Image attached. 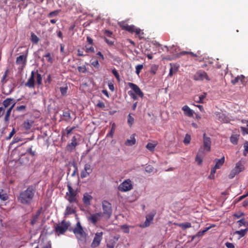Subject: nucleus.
Wrapping results in <instances>:
<instances>
[{"instance_id": "1", "label": "nucleus", "mask_w": 248, "mask_h": 248, "mask_svg": "<svg viewBox=\"0 0 248 248\" xmlns=\"http://www.w3.org/2000/svg\"><path fill=\"white\" fill-rule=\"evenodd\" d=\"M35 189L33 186H29L27 188L20 192L18 201L23 204H29L33 200L35 193Z\"/></svg>"}, {"instance_id": "2", "label": "nucleus", "mask_w": 248, "mask_h": 248, "mask_svg": "<svg viewBox=\"0 0 248 248\" xmlns=\"http://www.w3.org/2000/svg\"><path fill=\"white\" fill-rule=\"evenodd\" d=\"M73 232L78 240L82 242L86 241L87 234L79 221L77 223L75 227L73 230Z\"/></svg>"}, {"instance_id": "3", "label": "nucleus", "mask_w": 248, "mask_h": 248, "mask_svg": "<svg viewBox=\"0 0 248 248\" xmlns=\"http://www.w3.org/2000/svg\"><path fill=\"white\" fill-rule=\"evenodd\" d=\"M67 186L68 192L66 193L65 197L66 199L70 203L77 204L78 203V193L77 191L72 188L70 183H68Z\"/></svg>"}, {"instance_id": "4", "label": "nucleus", "mask_w": 248, "mask_h": 248, "mask_svg": "<svg viewBox=\"0 0 248 248\" xmlns=\"http://www.w3.org/2000/svg\"><path fill=\"white\" fill-rule=\"evenodd\" d=\"M120 26L122 30L126 31L130 33H135L140 38H142L141 35L143 32L141 31L139 28H137L134 25H129L125 22L120 23Z\"/></svg>"}, {"instance_id": "5", "label": "nucleus", "mask_w": 248, "mask_h": 248, "mask_svg": "<svg viewBox=\"0 0 248 248\" xmlns=\"http://www.w3.org/2000/svg\"><path fill=\"white\" fill-rule=\"evenodd\" d=\"M69 226L70 224L63 220L61 223L54 225L55 232L58 235L63 234L67 231Z\"/></svg>"}, {"instance_id": "6", "label": "nucleus", "mask_w": 248, "mask_h": 248, "mask_svg": "<svg viewBox=\"0 0 248 248\" xmlns=\"http://www.w3.org/2000/svg\"><path fill=\"white\" fill-rule=\"evenodd\" d=\"M103 213H102V217L105 219H109L112 213V206L110 203L107 201H103L102 202Z\"/></svg>"}, {"instance_id": "7", "label": "nucleus", "mask_w": 248, "mask_h": 248, "mask_svg": "<svg viewBox=\"0 0 248 248\" xmlns=\"http://www.w3.org/2000/svg\"><path fill=\"white\" fill-rule=\"evenodd\" d=\"M80 140L79 135L73 136L71 139V142L68 143L66 147V150L69 152L74 151L76 147L79 144Z\"/></svg>"}, {"instance_id": "8", "label": "nucleus", "mask_w": 248, "mask_h": 248, "mask_svg": "<svg viewBox=\"0 0 248 248\" xmlns=\"http://www.w3.org/2000/svg\"><path fill=\"white\" fill-rule=\"evenodd\" d=\"M119 191L121 192H126L133 188L132 182L129 179H127L122 183L118 187Z\"/></svg>"}, {"instance_id": "9", "label": "nucleus", "mask_w": 248, "mask_h": 248, "mask_svg": "<svg viewBox=\"0 0 248 248\" xmlns=\"http://www.w3.org/2000/svg\"><path fill=\"white\" fill-rule=\"evenodd\" d=\"M103 239V232H97L95 233V235L91 246L92 248H96L98 247Z\"/></svg>"}, {"instance_id": "10", "label": "nucleus", "mask_w": 248, "mask_h": 248, "mask_svg": "<svg viewBox=\"0 0 248 248\" xmlns=\"http://www.w3.org/2000/svg\"><path fill=\"white\" fill-rule=\"evenodd\" d=\"M102 217V214L101 212L91 214L90 216L87 217V219L88 221L95 225L96 224L97 222L100 220Z\"/></svg>"}, {"instance_id": "11", "label": "nucleus", "mask_w": 248, "mask_h": 248, "mask_svg": "<svg viewBox=\"0 0 248 248\" xmlns=\"http://www.w3.org/2000/svg\"><path fill=\"white\" fill-rule=\"evenodd\" d=\"M155 215V212H152L148 214H147L146 216V220L144 223L140 225V227L142 228H146L150 225V224L152 223L154 217Z\"/></svg>"}, {"instance_id": "12", "label": "nucleus", "mask_w": 248, "mask_h": 248, "mask_svg": "<svg viewBox=\"0 0 248 248\" xmlns=\"http://www.w3.org/2000/svg\"><path fill=\"white\" fill-rule=\"evenodd\" d=\"M92 171L93 169L90 164L88 163L85 164L84 169L81 171V177L84 178L88 177L92 172Z\"/></svg>"}, {"instance_id": "13", "label": "nucleus", "mask_w": 248, "mask_h": 248, "mask_svg": "<svg viewBox=\"0 0 248 248\" xmlns=\"http://www.w3.org/2000/svg\"><path fill=\"white\" fill-rule=\"evenodd\" d=\"M128 85L129 87L132 89V90L134 92V93L139 97L141 98H143L144 96V93L143 92L141 91L140 88L138 86H137L136 84L129 82L128 83Z\"/></svg>"}, {"instance_id": "14", "label": "nucleus", "mask_w": 248, "mask_h": 248, "mask_svg": "<svg viewBox=\"0 0 248 248\" xmlns=\"http://www.w3.org/2000/svg\"><path fill=\"white\" fill-rule=\"evenodd\" d=\"M204 79H208V76L204 71H198L194 76V79L195 80H202Z\"/></svg>"}, {"instance_id": "15", "label": "nucleus", "mask_w": 248, "mask_h": 248, "mask_svg": "<svg viewBox=\"0 0 248 248\" xmlns=\"http://www.w3.org/2000/svg\"><path fill=\"white\" fill-rule=\"evenodd\" d=\"M211 140L209 137H206V134H203V148L207 152L210 151L211 148Z\"/></svg>"}, {"instance_id": "16", "label": "nucleus", "mask_w": 248, "mask_h": 248, "mask_svg": "<svg viewBox=\"0 0 248 248\" xmlns=\"http://www.w3.org/2000/svg\"><path fill=\"white\" fill-rule=\"evenodd\" d=\"M204 148H201L196 155V161L198 162V164L201 165L202 162V158L205 155V153L204 151Z\"/></svg>"}, {"instance_id": "17", "label": "nucleus", "mask_w": 248, "mask_h": 248, "mask_svg": "<svg viewBox=\"0 0 248 248\" xmlns=\"http://www.w3.org/2000/svg\"><path fill=\"white\" fill-rule=\"evenodd\" d=\"M35 73L33 71L31 72V75L27 82L25 83V86L30 88H33L35 85Z\"/></svg>"}, {"instance_id": "18", "label": "nucleus", "mask_w": 248, "mask_h": 248, "mask_svg": "<svg viewBox=\"0 0 248 248\" xmlns=\"http://www.w3.org/2000/svg\"><path fill=\"white\" fill-rule=\"evenodd\" d=\"M239 81L243 85H245L246 84L245 77L244 75H241L240 76H237L234 78H232L231 80V82L233 85H235L236 83H238Z\"/></svg>"}, {"instance_id": "19", "label": "nucleus", "mask_w": 248, "mask_h": 248, "mask_svg": "<svg viewBox=\"0 0 248 248\" xmlns=\"http://www.w3.org/2000/svg\"><path fill=\"white\" fill-rule=\"evenodd\" d=\"M27 55H20L16 58V63L18 65H22V67H24L27 62Z\"/></svg>"}, {"instance_id": "20", "label": "nucleus", "mask_w": 248, "mask_h": 248, "mask_svg": "<svg viewBox=\"0 0 248 248\" xmlns=\"http://www.w3.org/2000/svg\"><path fill=\"white\" fill-rule=\"evenodd\" d=\"M83 202L84 204L87 205L91 204V202L93 200V197L88 193H85L83 195Z\"/></svg>"}, {"instance_id": "21", "label": "nucleus", "mask_w": 248, "mask_h": 248, "mask_svg": "<svg viewBox=\"0 0 248 248\" xmlns=\"http://www.w3.org/2000/svg\"><path fill=\"white\" fill-rule=\"evenodd\" d=\"M182 110L184 112L185 115L189 117H193L194 111L191 109L187 105H185L182 107Z\"/></svg>"}, {"instance_id": "22", "label": "nucleus", "mask_w": 248, "mask_h": 248, "mask_svg": "<svg viewBox=\"0 0 248 248\" xmlns=\"http://www.w3.org/2000/svg\"><path fill=\"white\" fill-rule=\"evenodd\" d=\"M213 227H215V225L209 226L208 227H206L205 229H204L203 230L198 232L195 235L192 237V239H194L196 237L199 238L202 237L205 232H206L207 231H208Z\"/></svg>"}, {"instance_id": "23", "label": "nucleus", "mask_w": 248, "mask_h": 248, "mask_svg": "<svg viewBox=\"0 0 248 248\" xmlns=\"http://www.w3.org/2000/svg\"><path fill=\"white\" fill-rule=\"evenodd\" d=\"M42 209L38 210L35 213V214L32 217L31 219V224L32 225H34L38 221L39 217L40 216L41 213Z\"/></svg>"}, {"instance_id": "24", "label": "nucleus", "mask_w": 248, "mask_h": 248, "mask_svg": "<svg viewBox=\"0 0 248 248\" xmlns=\"http://www.w3.org/2000/svg\"><path fill=\"white\" fill-rule=\"evenodd\" d=\"M233 171L237 172V173L238 174L244 170V166L241 161H239L236 164L235 167L233 169Z\"/></svg>"}, {"instance_id": "25", "label": "nucleus", "mask_w": 248, "mask_h": 248, "mask_svg": "<svg viewBox=\"0 0 248 248\" xmlns=\"http://www.w3.org/2000/svg\"><path fill=\"white\" fill-rule=\"evenodd\" d=\"M34 123L32 120H27L24 122L23 127L27 130H30Z\"/></svg>"}, {"instance_id": "26", "label": "nucleus", "mask_w": 248, "mask_h": 248, "mask_svg": "<svg viewBox=\"0 0 248 248\" xmlns=\"http://www.w3.org/2000/svg\"><path fill=\"white\" fill-rule=\"evenodd\" d=\"M136 140L135 138V134H133L130 136V139H127L125 142L126 146H132L136 143Z\"/></svg>"}, {"instance_id": "27", "label": "nucleus", "mask_w": 248, "mask_h": 248, "mask_svg": "<svg viewBox=\"0 0 248 248\" xmlns=\"http://www.w3.org/2000/svg\"><path fill=\"white\" fill-rule=\"evenodd\" d=\"M248 231V228H246L245 229H242L240 231H236L234 232V234H238L239 235V238H242L244 237L246 234L247 233Z\"/></svg>"}, {"instance_id": "28", "label": "nucleus", "mask_w": 248, "mask_h": 248, "mask_svg": "<svg viewBox=\"0 0 248 248\" xmlns=\"http://www.w3.org/2000/svg\"><path fill=\"white\" fill-rule=\"evenodd\" d=\"M239 135H232L230 138L231 142L234 145L237 144L239 139Z\"/></svg>"}, {"instance_id": "29", "label": "nucleus", "mask_w": 248, "mask_h": 248, "mask_svg": "<svg viewBox=\"0 0 248 248\" xmlns=\"http://www.w3.org/2000/svg\"><path fill=\"white\" fill-rule=\"evenodd\" d=\"M62 116L64 117V121L68 122L71 119L70 113L69 111H64L62 113Z\"/></svg>"}, {"instance_id": "30", "label": "nucleus", "mask_w": 248, "mask_h": 248, "mask_svg": "<svg viewBox=\"0 0 248 248\" xmlns=\"http://www.w3.org/2000/svg\"><path fill=\"white\" fill-rule=\"evenodd\" d=\"M14 101V99L8 98L4 100L2 103L4 108H7L12 103V102Z\"/></svg>"}, {"instance_id": "31", "label": "nucleus", "mask_w": 248, "mask_h": 248, "mask_svg": "<svg viewBox=\"0 0 248 248\" xmlns=\"http://www.w3.org/2000/svg\"><path fill=\"white\" fill-rule=\"evenodd\" d=\"M237 223L238 224V227H240L242 226H247V227L248 226V223L246 221L245 218H242V219H240L239 220H238L237 221Z\"/></svg>"}, {"instance_id": "32", "label": "nucleus", "mask_w": 248, "mask_h": 248, "mask_svg": "<svg viewBox=\"0 0 248 248\" xmlns=\"http://www.w3.org/2000/svg\"><path fill=\"white\" fill-rule=\"evenodd\" d=\"M0 199L4 201L8 199V195L2 189L0 191Z\"/></svg>"}, {"instance_id": "33", "label": "nucleus", "mask_w": 248, "mask_h": 248, "mask_svg": "<svg viewBox=\"0 0 248 248\" xmlns=\"http://www.w3.org/2000/svg\"><path fill=\"white\" fill-rule=\"evenodd\" d=\"M104 40L105 42L107 43V44L109 46H112L114 45V38L113 37L109 38H108L106 37H104Z\"/></svg>"}, {"instance_id": "34", "label": "nucleus", "mask_w": 248, "mask_h": 248, "mask_svg": "<svg viewBox=\"0 0 248 248\" xmlns=\"http://www.w3.org/2000/svg\"><path fill=\"white\" fill-rule=\"evenodd\" d=\"M60 12H61V10H55L54 11L51 12L50 13H49L48 14L47 17L51 18V17L56 16H58V15L59 14V13Z\"/></svg>"}, {"instance_id": "35", "label": "nucleus", "mask_w": 248, "mask_h": 248, "mask_svg": "<svg viewBox=\"0 0 248 248\" xmlns=\"http://www.w3.org/2000/svg\"><path fill=\"white\" fill-rule=\"evenodd\" d=\"M170 69L169 76L171 77L172 76L173 73H175L177 71L178 67H176L175 65L172 66L171 64H170Z\"/></svg>"}, {"instance_id": "36", "label": "nucleus", "mask_w": 248, "mask_h": 248, "mask_svg": "<svg viewBox=\"0 0 248 248\" xmlns=\"http://www.w3.org/2000/svg\"><path fill=\"white\" fill-rule=\"evenodd\" d=\"M39 39L38 37L34 33L31 32V41L35 44L38 43Z\"/></svg>"}, {"instance_id": "37", "label": "nucleus", "mask_w": 248, "mask_h": 248, "mask_svg": "<svg viewBox=\"0 0 248 248\" xmlns=\"http://www.w3.org/2000/svg\"><path fill=\"white\" fill-rule=\"evenodd\" d=\"M156 145V144H153L152 143L149 142L146 145V147L149 151L153 152L154 151Z\"/></svg>"}, {"instance_id": "38", "label": "nucleus", "mask_w": 248, "mask_h": 248, "mask_svg": "<svg viewBox=\"0 0 248 248\" xmlns=\"http://www.w3.org/2000/svg\"><path fill=\"white\" fill-rule=\"evenodd\" d=\"M75 213V210L71 207L67 206L65 210V215H72Z\"/></svg>"}, {"instance_id": "39", "label": "nucleus", "mask_w": 248, "mask_h": 248, "mask_svg": "<svg viewBox=\"0 0 248 248\" xmlns=\"http://www.w3.org/2000/svg\"><path fill=\"white\" fill-rule=\"evenodd\" d=\"M179 226L181 227L182 229H185L186 228H190L191 227V224L190 222H187L180 224Z\"/></svg>"}, {"instance_id": "40", "label": "nucleus", "mask_w": 248, "mask_h": 248, "mask_svg": "<svg viewBox=\"0 0 248 248\" xmlns=\"http://www.w3.org/2000/svg\"><path fill=\"white\" fill-rule=\"evenodd\" d=\"M191 140V137L188 134H186L184 140V143L185 144H188L190 143Z\"/></svg>"}, {"instance_id": "41", "label": "nucleus", "mask_w": 248, "mask_h": 248, "mask_svg": "<svg viewBox=\"0 0 248 248\" xmlns=\"http://www.w3.org/2000/svg\"><path fill=\"white\" fill-rule=\"evenodd\" d=\"M78 70L79 73H85L87 72V69L85 65L78 66Z\"/></svg>"}, {"instance_id": "42", "label": "nucleus", "mask_w": 248, "mask_h": 248, "mask_svg": "<svg viewBox=\"0 0 248 248\" xmlns=\"http://www.w3.org/2000/svg\"><path fill=\"white\" fill-rule=\"evenodd\" d=\"M104 34L105 35V37H106L107 38H112L113 37V32L110 31L108 30H105L104 31Z\"/></svg>"}, {"instance_id": "43", "label": "nucleus", "mask_w": 248, "mask_h": 248, "mask_svg": "<svg viewBox=\"0 0 248 248\" xmlns=\"http://www.w3.org/2000/svg\"><path fill=\"white\" fill-rule=\"evenodd\" d=\"M26 106L25 105H21L16 108V110L18 112H23L26 111Z\"/></svg>"}, {"instance_id": "44", "label": "nucleus", "mask_w": 248, "mask_h": 248, "mask_svg": "<svg viewBox=\"0 0 248 248\" xmlns=\"http://www.w3.org/2000/svg\"><path fill=\"white\" fill-rule=\"evenodd\" d=\"M73 166L74 167V170L71 175L72 176H74L76 174H78V168L76 163L75 162L73 163Z\"/></svg>"}, {"instance_id": "45", "label": "nucleus", "mask_w": 248, "mask_h": 248, "mask_svg": "<svg viewBox=\"0 0 248 248\" xmlns=\"http://www.w3.org/2000/svg\"><path fill=\"white\" fill-rule=\"evenodd\" d=\"M65 132H62V137H63L64 135H66L67 136H68L72 132V130L69 127H67L65 130Z\"/></svg>"}, {"instance_id": "46", "label": "nucleus", "mask_w": 248, "mask_h": 248, "mask_svg": "<svg viewBox=\"0 0 248 248\" xmlns=\"http://www.w3.org/2000/svg\"><path fill=\"white\" fill-rule=\"evenodd\" d=\"M67 89H68V88L67 87H61L60 88V92L62 96H65L66 94Z\"/></svg>"}, {"instance_id": "47", "label": "nucleus", "mask_w": 248, "mask_h": 248, "mask_svg": "<svg viewBox=\"0 0 248 248\" xmlns=\"http://www.w3.org/2000/svg\"><path fill=\"white\" fill-rule=\"evenodd\" d=\"M16 131L15 130V128H13L12 131L10 133L9 136L5 138V140H10L14 136V135L16 133Z\"/></svg>"}, {"instance_id": "48", "label": "nucleus", "mask_w": 248, "mask_h": 248, "mask_svg": "<svg viewBox=\"0 0 248 248\" xmlns=\"http://www.w3.org/2000/svg\"><path fill=\"white\" fill-rule=\"evenodd\" d=\"M36 81L38 85H40L42 84V78L40 74H37Z\"/></svg>"}, {"instance_id": "49", "label": "nucleus", "mask_w": 248, "mask_h": 248, "mask_svg": "<svg viewBox=\"0 0 248 248\" xmlns=\"http://www.w3.org/2000/svg\"><path fill=\"white\" fill-rule=\"evenodd\" d=\"M11 111L10 110H7L6 111V113L4 117V121L5 123H7L9 122V117L11 114Z\"/></svg>"}, {"instance_id": "50", "label": "nucleus", "mask_w": 248, "mask_h": 248, "mask_svg": "<svg viewBox=\"0 0 248 248\" xmlns=\"http://www.w3.org/2000/svg\"><path fill=\"white\" fill-rule=\"evenodd\" d=\"M248 128L241 126L240 129L243 135H245L246 134H248V125H247Z\"/></svg>"}, {"instance_id": "51", "label": "nucleus", "mask_w": 248, "mask_h": 248, "mask_svg": "<svg viewBox=\"0 0 248 248\" xmlns=\"http://www.w3.org/2000/svg\"><path fill=\"white\" fill-rule=\"evenodd\" d=\"M143 68L142 64H138L136 66V73L137 75H139L141 69Z\"/></svg>"}, {"instance_id": "52", "label": "nucleus", "mask_w": 248, "mask_h": 248, "mask_svg": "<svg viewBox=\"0 0 248 248\" xmlns=\"http://www.w3.org/2000/svg\"><path fill=\"white\" fill-rule=\"evenodd\" d=\"M244 155H246L248 153V141H246L244 144Z\"/></svg>"}, {"instance_id": "53", "label": "nucleus", "mask_w": 248, "mask_h": 248, "mask_svg": "<svg viewBox=\"0 0 248 248\" xmlns=\"http://www.w3.org/2000/svg\"><path fill=\"white\" fill-rule=\"evenodd\" d=\"M134 121V118L130 115V114H129L128 116L127 123L130 126L133 124Z\"/></svg>"}, {"instance_id": "54", "label": "nucleus", "mask_w": 248, "mask_h": 248, "mask_svg": "<svg viewBox=\"0 0 248 248\" xmlns=\"http://www.w3.org/2000/svg\"><path fill=\"white\" fill-rule=\"evenodd\" d=\"M121 228L123 230L124 232V233H129V229L127 225H123L121 226Z\"/></svg>"}, {"instance_id": "55", "label": "nucleus", "mask_w": 248, "mask_h": 248, "mask_svg": "<svg viewBox=\"0 0 248 248\" xmlns=\"http://www.w3.org/2000/svg\"><path fill=\"white\" fill-rule=\"evenodd\" d=\"M44 57L47 58V61L50 63L53 62V59L51 57V55L50 53H48L45 55Z\"/></svg>"}, {"instance_id": "56", "label": "nucleus", "mask_w": 248, "mask_h": 248, "mask_svg": "<svg viewBox=\"0 0 248 248\" xmlns=\"http://www.w3.org/2000/svg\"><path fill=\"white\" fill-rule=\"evenodd\" d=\"M225 161V157L224 156H223L220 159H218V169L220 168V166H221Z\"/></svg>"}, {"instance_id": "57", "label": "nucleus", "mask_w": 248, "mask_h": 248, "mask_svg": "<svg viewBox=\"0 0 248 248\" xmlns=\"http://www.w3.org/2000/svg\"><path fill=\"white\" fill-rule=\"evenodd\" d=\"M112 73L114 75V76L115 77V78H117V79L119 81L120 80V75L119 73H118L117 71L115 69H113L112 70Z\"/></svg>"}, {"instance_id": "58", "label": "nucleus", "mask_w": 248, "mask_h": 248, "mask_svg": "<svg viewBox=\"0 0 248 248\" xmlns=\"http://www.w3.org/2000/svg\"><path fill=\"white\" fill-rule=\"evenodd\" d=\"M26 153L31 155L32 156H34L35 155V152L32 150L31 147L29 148L27 150Z\"/></svg>"}, {"instance_id": "59", "label": "nucleus", "mask_w": 248, "mask_h": 248, "mask_svg": "<svg viewBox=\"0 0 248 248\" xmlns=\"http://www.w3.org/2000/svg\"><path fill=\"white\" fill-rule=\"evenodd\" d=\"M154 168L152 166L148 165L146 167L145 170L148 173H151L154 171Z\"/></svg>"}, {"instance_id": "60", "label": "nucleus", "mask_w": 248, "mask_h": 248, "mask_svg": "<svg viewBox=\"0 0 248 248\" xmlns=\"http://www.w3.org/2000/svg\"><path fill=\"white\" fill-rule=\"evenodd\" d=\"M237 172H235V171H233V170L232 169L229 175V178L232 179L233 178H234L235 177V176L238 174Z\"/></svg>"}, {"instance_id": "61", "label": "nucleus", "mask_w": 248, "mask_h": 248, "mask_svg": "<svg viewBox=\"0 0 248 248\" xmlns=\"http://www.w3.org/2000/svg\"><path fill=\"white\" fill-rule=\"evenodd\" d=\"M92 65H93L95 68H98L100 66V64L98 60H95L92 62Z\"/></svg>"}, {"instance_id": "62", "label": "nucleus", "mask_w": 248, "mask_h": 248, "mask_svg": "<svg viewBox=\"0 0 248 248\" xmlns=\"http://www.w3.org/2000/svg\"><path fill=\"white\" fill-rule=\"evenodd\" d=\"M128 94L134 100L138 99L137 95L135 94L134 93L132 92L131 91H129Z\"/></svg>"}, {"instance_id": "63", "label": "nucleus", "mask_w": 248, "mask_h": 248, "mask_svg": "<svg viewBox=\"0 0 248 248\" xmlns=\"http://www.w3.org/2000/svg\"><path fill=\"white\" fill-rule=\"evenodd\" d=\"M215 162H216V164L214 168H213L211 170V173L212 174H215L216 172V170L217 169V160L216 159L215 160Z\"/></svg>"}, {"instance_id": "64", "label": "nucleus", "mask_w": 248, "mask_h": 248, "mask_svg": "<svg viewBox=\"0 0 248 248\" xmlns=\"http://www.w3.org/2000/svg\"><path fill=\"white\" fill-rule=\"evenodd\" d=\"M225 246L227 248H235L234 245L231 243L227 242L225 243Z\"/></svg>"}]
</instances>
